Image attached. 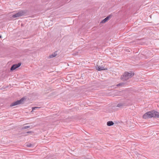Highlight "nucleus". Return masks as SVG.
Wrapping results in <instances>:
<instances>
[{
  "label": "nucleus",
  "instance_id": "15",
  "mask_svg": "<svg viewBox=\"0 0 159 159\" xmlns=\"http://www.w3.org/2000/svg\"><path fill=\"white\" fill-rule=\"evenodd\" d=\"M32 133L31 131H28L27 132V133Z\"/></svg>",
  "mask_w": 159,
  "mask_h": 159
},
{
  "label": "nucleus",
  "instance_id": "12",
  "mask_svg": "<svg viewBox=\"0 0 159 159\" xmlns=\"http://www.w3.org/2000/svg\"><path fill=\"white\" fill-rule=\"evenodd\" d=\"M30 127V126H24V127H23L22 129H25L29 128Z\"/></svg>",
  "mask_w": 159,
  "mask_h": 159
},
{
  "label": "nucleus",
  "instance_id": "13",
  "mask_svg": "<svg viewBox=\"0 0 159 159\" xmlns=\"http://www.w3.org/2000/svg\"><path fill=\"white\" fill-rule=\"evenodd\" d=\"M123 105L122 104L120 103V104H118V105H117V107H121Z\"/></svg>",
  "mask_w": 159,
  "mask_h": 159
},
{
  "label": "nucleus",
  "instance_id": "5",
  "mask_svg": "<svg viewBox=\"0 0 159 159\" xmlns=\"http://www.w3.org/2000/svg\"><path fill=\"white\" fill-rule=\"evenodd\" d=\"M21 65V63H19L17 64H16L13 65L10 69L11 71H13L16 68L19 67Z\"/></svg>",
  "mask_w": 159,
  "mask_h": 159
},
{
  "label": "nucleus",
  "instance_id": "3",
  "mask_svg": "<svg viewBox=\"0 0 159 159\" xmlns=\"http://www.w3.org/2000/svg\"><path fill=\"white\" fill-rule=\"evenodd\" d=\"M24 100L25 98H21L20 100L12 103L11 105V106L12 107L22 104L23 103Z\"/></svg>",
  "mask_w": 159,
  "mask_h": 159
},
{
  "label": "nucleus",
  "instance_id": "6",
  "mask_svg": "<svg viewBox=\"0 0 159 159\" xmlns=\"http://www.w3.org/2000/svg\"><path fill=\"white\" fill-rule=\"evenodd\" d=\"M96 69L99 71L102 70H107V68H104V67L103 66H100L97 65L96 66Z\"/></svg>",
  "mask_w": 159,
  "mask_h": 159
},
{
  "label": "nucleus",
  "instance_id": "2",
  "mask_svg": "<svg viewBox=\"0 0 159 159\" xmlns=\"http://www.w3.org/2000/svg\"><path fill=\"white\" fill-rule=\"evenodd\" d=\"M134 75V73L132 72H125L121 76V79L123 81L126 80L132 77Z\"/></svg>",
  "mask_w": 159,
  "mask_h": 159
},
{
  "label": "nucleus",
  "instance_id": "9",
  "mask_svg": "<svg viewBox=\"0 0 159 159\" xmlns=\"http://www.w3.org/2000/svg\"><path fill=\"white\" fill-rule=\"evenodd\" d=\"M114 124V123L112 121H109L107 122V125L108 126H110L112 125H113Z\"/></svg>",
  "mask_w": 159,
  "mask_h": 159
},
{
  "label": "nucleus",
  "instance_id": "8",
  "mask_svg": "<svg viewBox=\"0 0 159 159\" xmlns=\"http://www.w3.org/2000/svg\"><path fill=\"white\" fill-rule=\"evenodd\" d=\"M57 52H55L53 54H52L50 55L49 56V57L50 58H52L53 57H55L56 56H57Z\"/></svg>",
  "mask_w": 159,
  "mask_h": 159
},
{
  "label": "nucleus",
  "instance_id": "7",
  "mask_svg": "<svg viewBox=\"0 0 159 159\" xmlns=\"http://www.w3.org/2000/svg\"><path fill=\"white\" fill-rule=\"evenodd\" d=\"M111 17V16L109 15L103 20H102L100 22L101 23H104L107 21Z\"/></svg>",
  "mask_w": 159,
  "mask_h": 159
},
{
  "label": "nucleus",
  "instance_id": "10",
  "mask_svg": "<svg viewBox=\"0 0 159 159\" xmlns=\"http://www.w3.org/2000/svg\"><path fill=\"white\" fill-rule=\"evenodd\" d=\"M26 146L29 147H33V145L31 144L30 143H29L26 144Z\"/></svg>",
  "mask_w": 159,
  "mask_h": 159
},
{
  "label": "nucleus",
  "instance_id": "1",
  "mask_svg": "<svg viewBox=\"0 0 159 159\" xmlns=\"http://www.w3.org/2000/svg\"><path fill=\"white\" fill-rule=\"evenodd\" d=\"M143 119H146L152 117H159V112L154 111H148L144 114L143 116Z\"/></svg>",
  "mask_w": 159,
  "mask_h": 159
},
{
  "label": "nucleus",
  "instance_id": "11",
  "mask_svg": "<svg viewBox=\"0 0 159 159\" xmlns=\"http://www.w3.org/2000/svg\"><path fill=\"white\" fill-rule=\"evenodd\" d=\"M124 84V83H120V84H118L117 85V86H123V85Z\"/></svg>",
  "mask_w": 159,
  "mask_h": 159
},
{
  "label": "nucleus",
  "instance_id": "16",
  "mask_svg": "<svg viewBox=\"0 0 159 159\" xmlns=\"http://www.w3.org/2000/svg\"><path fill=\"white\" fill-rule=\"evenodd\" d=\"M1 36L0 35V38H1Z\"/></svg>",
  "mask_w": 159,
  "mask_h": 159
},
{
  "label": "nucleus",
  "instance_id": "4",
  "mask_svg": "<svg viewBox=\"0 0 159 159\" xmlns=\"http://www.w3.org/2000/svg\"><path fill=\"white\" fill-rule=\"evenodd\" d=\"M24 14V12L23 11H20L16 14L13 15L12 17L13 18H16L23 16Z\"/></svg>",
  "mask_w": 159,
  "mask_h": 159
},
{
  "label": "nucleus",
  "instance_id": "14",
  "mask_svg": "<svg viewBox=\"0 0 159 159\" xmlns=\"http://www.w3.org/2000/svg\"><path fill=\"white\" fill-rule=\"evenodd\" d=\"M40 107H32V111L36 109H37V108H39Z\"/></svg>",
  "mask_w": 159,
  "mask_h": 159
}]
</instances>
